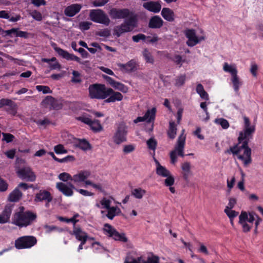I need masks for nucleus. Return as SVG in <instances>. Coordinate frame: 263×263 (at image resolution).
<instances>
[{
    "label": "nucleus",
    "instance_id": "6e6552de",
    "mask_svg": "<svg viewBox=\"0 0 263 263\" xmlns=\"http://www.w3.org/2000/svg\"><path fill=\"white\" fill-rule=\"evenodd\" d=\"M103 231L108 234L109 237L113 238L115 240H120L124 242H126L128 240L124 233L120 234L108 223L104 225Z\"/></svg>",
    "mask_w": 263,
    "mask_h": 263
},
{
    "label": "nucleus",
    "instance_id": "ddd939ff",
    "mask_svg": "<svg viewBox=\"0 0 263 263\" xmlns=\"http://www.w3.org/2000/svg\"><path fill=\"white\" fill-rule=\"evenodd\" d=\"M42 103L45 107H49L50 109L59 110L62 107V104L50 96H47L43 101Z\"/></svg>",
    "mask_w": 263,
    "mask_h": 263
},
{
    "label": "nucleus",
    "instance_id": "dca6fc26",
    "mask_svg": "<svg viewBox=\"0 0 263 263\" xmlns=\"http://www.w3.org/2000/svg\"><path fill=\"white\" fill-rule=\"evenodd\" d=\"M52 200V197L51 196L50 192L47 191H40L39 193L35 195L34 201L36 202H40L43 200H47V203L46 206L48 207L49 203Z\"/></svg>",
    "mask_w": 263,
    "mask_h": 263
},
{
    "label": "nucleus",
    "instance_id": "79ce46f5",
    "mask_svg": "<svg viewBox=\"0 0 263 263\" xmlns=\"http://www.w3.org/2000/svg\"><path fill=\"white\" fill-rule=\"evenodd\" d=\"M146 144L149 149L155 151L157 145V141L154 138L152 137L146 141Z\"/></svg>",
    "mask_w": 263,
    "mask_h": 263
},
{
    "label": "nucleus",
    "instance_id": "2eb2a0df",
    "mask_svg": "<svg viewBox=\"0 0 263 263\" xmlns=\"http://www.w3.org/2000/svg\"><path fill=\"white\" fill-rule=\"evenodd\" d=\"M185 35L188 39L186 44L190 47L196 45L199 42V40L196 35L195 30L193 29H187L184 32Z\"/></svg>",
    "mask_w": 263,
    "mask_h": 263
},
{
    "label": "nucleus",
    "instance_id": "a18cd8bd",
    "mask_svg": "<svg viewBox=\"0 0 263 263\" xmlns=\"http://www.w3.org/2000/svg\"><path fill=\"white\" fill-rule=\"evenodd\" d=\"M33 122H35L37 125L46 128V126L50 124V121L47 118L44 120H34Z\"/></svg>",
    "mask_w": 263,
    "mask_h": 263
},
{
    "label": "nucleus",
    "instance_id": "20e7f679",
    "mask_svg": "<svg viewBox=\"0 0 263 263\" xmlns=\"http://www.w3.org/2000/svg\"><path fill=\"white\" fill-rule=\"evenodd\" d=\"M88 89L90 98L97 99H104L113 92L112 89L107 88L105 85L101 84L90 85Z\"/></svg>",
    "mask_w": 263,
    "mask_h": 263
},
{
    "label": "nucleus",
    "instance_id": "680f3d73",
    "mask_svg": "<svg viewBox=\"0 0 263 263\" xmlns=\"http://www.w3.org/2000/svg\"><path fill=\"white\" fill-rule=\"evenodd\" d=\"M58 219L59 220H60L61 221H64V222H71L73 223L74 226H75L76 223L78 221V220H76L75 219L74 217H72L71 218H70V219H68L65 217L60 216L58 217Z\"/></svg>",
    "mask_w": 263,
    "mask_h": 263
},
{
    "label": "nucleus",
    "instance_id": "052dcab7",
    "mask_svg": "<svg viewBox=\"0 0 263 263\" xmlns=\"http://www.w3.org/2000/svg\"><path fill=\"white\" fill-rule=\"evenodd\" d=\"M55 51L62 57L64 59H66V56L67 55L68 52L65 51L59 47H54V48Z\"/></svg>",
    "mask_w": 263,
    "mask_h": 263
},
{
    "label": "nucleus",
    "instance_id": "c03bdc74",
    "mask_svg": "<svg viewBox=\"0 0 263 263\" xmlns=\"http://www.w3.org/2000/svg\"><path fill=\"white\" fill-rule=\"evenodd\" d=\"M72 78L71 79V82L74 83H79L81 82L82 80L80 78V73L79 71L73 70L72 72Z\"/></svg>",
    "mask_w": 263,
    "mask_h": 263
},
{
    "label": "nucleus",
    "instance_id": "bb28decb",
    "mask_svg": "<svg viewBox=\"0 0 263 263\" xmlns=\"http://www.w3.org/2000/svg\"><path fill=\"white\" fill-rule=\"evenodd\" d=\"M109 97L106 99L104 101L106 103L115 102L117 101H121L123 98V95L119 92H115L113 90V92L109 94Z\"/></svg>",
    "mask_w": 263,
    "mask_h": 263
},
{
    "label": "nucleus",
    "instance_id": "864d4df0",
    "mask_svg": "<svg viewBox=\"0 0 263 263\" xmlns=\"http://www.w3.org/2000/svg\"><path fill=\"white\" fill-rule=\"evenodd\" d=\"M185 75H181L178 77L176 80L175 85L177 86H181L183 85L185 81Z\"/></svg>",
    "mask_w": 263,
    "mask_h": 263
},
{
    "label": "nucleus",
    "instance_id": "09e8293b",
    "mask_svg": "<svg viewBox=\"0 0 263 263\" xmlns=\"http://www.w3.org/2000/svg\"><path fill=\"white\" fill-rule=\"evenodd\" d=\"M224 213L229 217L230 219H233L238 215V212L231 209H224Z\"/></svg>",
    "mask_w": 263,
    "mask_h": 263
},
{
    "label": "nucleus",
    "instance_id": "a878e982",
    "mask_svg": "<svg viewBox=\"0 0 263 263\" xmlns=\"http://www.w3.org/2000/svg\"><path fill=\"white\" fill-rule=\"evenodd\" d=\"M162 17L168 22H173L175 20V14L173 11L168 8H164L161 11Z\"/></svg>",
    "mask_w": 263,
    "mask_h": 263
},
{
    "label": "nucleus",
    "instance_id": "aec40b11",
    "mask_svg": "<svg viewBox=\"0 0 263 263\" xmlns=\"http://www.w3.org/2000/svg\"><path fill=\"white\" fill-rule=\"evenodd\" d=\"M90 175V172L89 171H81L72 176V181L76 183L84 182Z\"/></svg>",
    "mask_w": 263,
    "mask_h": 263
},
{
    "label": "nucleus",
    "instance_id": "39448f33",
    "mask_svg": "<svg viewBox=\"0 0 263 263\" xmlns=\"http://www.w3.org/2000/svg\"><path fill=\"white\" fill-rule=\"evenodd\" d=\"M184 130L183 129L182 133L177 139L174 149L170 153L171 162L172 164H175L177 162V155L181 157L184 156L183 151L185 145V136L184 134Z\"/></svg>",
    "mask_w": 263,
    "mask_h": 263
},
{
    "label": "nucleus",
    "instance_id": "b1692460",
    "mask_svg": "<svg viewBox=\"0 0 263 263\" xmlns=\"http://www.w3.org/2000/svg\"><path fill=\"white\" fill-rule=\"evenodd\" d=\"M154 160L156 165V174L158 175L163 177H165L168 176V175L171 173L168 170H167L165 167L162 166L159 163V162L155 157H154Z\"/></svg>",
    "mask_w": 263,
    "mask_h": 263
},
{
    "label": "nucleus",
    "instance_id": "f3484780",
    "mask_svg": "<svg viewBox=\"0 0 263 263\" xmlns=\"http://www.w3.org/2000/svg\"><path fill=\"white\" fill-rule=\"evenodd\" d=\"M82 8V6L79 4H74L67 6L64 10L66 16L72 17L79 13Z\"/></svg>",
    "mask_w": 263,
    "mask_h": 263
},
{
    "label": "nucleus",
    "instance_id": "3c124183",
    "mask_svg": "<svg viewBox=\"0 0 263 263\" xmlns=\"http://www.w3.org/2000/svg\"><path fill=\"white\" fill-rule=\"evenodd\" d=\"M54 150L57 154H66L67 153V151L64 148V146L62 144L55 146Z\"/></svg>",
    "mask_w": 263,
    "mask_h": 263
},
{
    "label": "nucleus",
    "instance_id": "338daca9",
    "mask_svg": "<svg viewBox=\"0 0 263 263\" xmlns=\"http://www.w3.org/2000/svg\"><path fill=\"white\" fill-rule=\"evenodd\" d=\"M146 38V36L143 34H138L136 35H134L132 37V39L134 42H138L140 41V40H144Z\"/></svg>",
    "mask_w": 263,
    "mask_h": 263
},
{
    "label": "nucleus",
    "instance_id": "7c9ffc66",
    "mask_svg": "<svg viewBox=\"0 0 263 263\" xmlns=\"http://www.w3.org/2000/svg\"><path fill=\"white\" fill-rule=\"evenodd\" d=\"M146 191L141 187L134 189L131 191L132 195L138 199H142Z\"/></svg>",
    "mask_w": 263,
    "mask_h": 263
},
{
    "label": "nucleus",
    "instance_id": "c85d7f7f",
    "mask_svg": "<svg viewBox=\"0 0 263 263\" xmlns=\"http://www.w3.org/2000/svg\"><path fill=\"white\" fill-rule=\"evenodd\" d=\"M22 196V193L18 189H15L9 196V199L11 202L18 201Z\"/></svg>",
    "mask_w": 263,
    "mask_h": 263
},
{
    "label": "nucleus",
    "instance_id": "37998d69",
    "mask_svg": "<svg viewBox=\"0 0 263 263\" xmlns=\"http://www.w3.org/2000/svg\"><path fill=\"white\" fill-rule=\"evenodd\" d=\"M113 87L118 89V90L122 91L123 93H126L128 91L127 87L124 85L123 84L118 82H116L115 83V85H113Z\"/></svg>",
    "mask_w": 263,
    "mask_h": 263
},
{
    "label": "nucleus",
    "instance_id": "1a4fd4ad",
    "mask_svg": "<svg viewBox=\"0 0 263 263\" xmlns=\"http://www.w3.org/2000/svg\"><path fill=\"white\" fill-rule=\"evenodd\" d=\"M127 127L125 123L121 122L119 124L117 130L113 136L114 142L117 144L126 141V135L127 134Z\"/></svg>",
    "mask_w": 263,
    "mask_h": 263
},
{
    "label": "nucleus",
    "instance_id": "774afa93",
    "mask_svg": "<svg viewBox=\"0 0 263 263\" xmlns=\"http://www.w3.org/2000/svg\"><path fill=\"white\" fill-rule=\"evenodd\" d=\"M91 24L92 23L89 22H82L80 23V27L82 30H86L89 28Z\"/></svg>",
    "mask_w": 263,
    "mask_h": 263
},
{
    "label": "nucleus",
    "instance_id": "e2e57ef3",
    "mask_svg": "<svg viewBox=\"0 0 263 263\" xmlns=\"http://www.w3.org/2000/svg\"><path fill=\"white\" fill-rule=\"evenodd\" d=\"M100 203H101V205H103L104 206V208H105L107 210L111 208L110 206V204L111 203L110 200L109 199H107L105 198H103L100 201Z\"/></svg>",
    "mask_w": 263,
    "mask_h": 263
},
{
    "label": "nucleus",
    "instance_id": "423d86ee",
    "mask_svg": "<svg viewBox=\"0 0 263 263\" xmlns=\"http://www.w3.org/2000/svg\"><path fill=\"white\" fill-rule=\"evenodd\" d=\"M37 242L36 238L33 236H25L19 237L15 241V247L18 249L30 248Z\"/></svg>",
    "mask_w": 263,
    "mask_h": 263
},
{
    "label": "nucleus",
    "instance_id": "bf43d9fd",
    "mask_svg": "<svg viewBox=\"0 0 263 263\" xmlns=\"http://www.w3.org/2000/svg\"><path fill=\"white\" fill-rule=\"evenodd\" d=\"M171 60L177 65H179V67L182 65V62L184 61L182 59V58L179 55H175Z\"/></svg>",
    "mask_w": 263,
    "mask_h": 263
},
{
    "label": "nucleus",
    "instance_id": "49530a36",
    "mask_svg": "<svg viewBox=\"0 0 263 263\" xmlns=\"http://www.w3.org/2000/svg\"><path fill=\"white\" fill-rule=\"evenodd\" d=\"M232 81L235 91H237L239 89L240 82L237 73L232 76Z\"/></svg>",
    "mask_w": 263,
    "mask_h": 263
},
{
    "label": "nucleus",
    "instance_id": "9d476101",
    "mask_svg": "<svg viewBox=\"0 0 263 263\" xmlns=\"http://www.w3.org/2000/svg\"><path fill=\"white\" fill-rule=\"evenodd\" d=\"M109 14L112 19L128 18L131 16H136L132 12H130L128 9H118L116 8L111 9Z\"/></svg>",
    "mask_w": 263,
    "mask_h": 263
},
{
    "label": "nucleus",
    "instance_id": "a211bd4d",
    "mask_svg": "<svg viewBox=\"0 0 263 263\" xmlns=\"http://www.w3.org/2000/svg\"><path fill=\"white\" fill-rule=\"evenodd\" d=\"M143 7L145 9L154 13L159 12L161 8V6L159 2L154 1L144 3Z\"/></svg>",
    "mask_w": 263,
    "mask_h": 263
},
{
    "label": "nucleus",
    "instance_id": "0eeeda50",
    "mask_svg": "<svg viewBox=\"0 0 263 263\" xmlns=\"http://www.w3.org/2000/svg\"><path fill=\"white\" fill-rule=\"evenodd\" d=\"M90 19L96 23L109 25L110 20L105 12L101 9L91 10L89 13Z\"/></svg>",
    "mask_w": 263,
    "mask_h": 263
},
{
    "label": "nucleus",
    "instance_id": "0e129e2a",
    "mask_svg": "<svg viewBox=\"0 0 263 263\" xmlns=\"http://www.w3.org/2000/svg\"><path fill=\"white\" fill-rule=\"evenodd\" d=\"M257 215L252 212L249 213V215H248V219H246V222H248L250 223H252L253 221L256 219V217Z\"/></svg>",
    "mask_w": 263,
    "mask_h": 263
},
{
    "label": "nucleus",
    "instance_id": "393cba45",
    "mask_svg": "<svg viewBox=\"0 0 263 263\" xmlns=\"http://www.w3.org/2000/svg\"><path fill=\"white\" fill-rule=\"evenodd\" d=\"M191 167V164L189 162H185L181 164L183 178L186 181H188L189 176L192 174Z\"/></svg>",
    "mask_w": 263,
    "mask_h": 263
},
{
    "label": "nucleus",
    "instance_id": "f257e3e1",
    "mask_svg": "<svg viewBox=\"0 0 263 263\" xmlns=\"http://www.w3.org/2000/svg\"><path fill=\"white\" fill-rule=\"evenodd\" d=\"M255 127L250 126L245 127L244 132H240L238 138V144L230 147L226 151V153H232L237 156L238 159L241 160L245 166H247L252 162L251 149L248 146L249 137L254 132Z\"/></svg>",
    "mask_w": 263,
    "mask_h": 263
},
{
    "label": "nucleus",
    "instance_id": "c9c22d12",
    "mask_svg": "<svg viewBox=\"0 0 263 263\" xmlns=\"http://www.w3.org/2000/svg\"><path fill=\"white\" fill-rule=\"evenodd\" d=\"M76 119L80 121L87 125H90L92 120L91 118V116L87 114H84L81 116L76 118Z\"/></svg>",
    "mask_w": 263,
    "mask_h": 263
},
{
    "label": "nucleus",
    "instance_id": "4c0bfd02",
    "mask_svg": "<svg viewBox=\"0 0 263 263\" xmlns=\"http://www.w3.org/2000/svg\"><path fill=\"white\" fill-rule=\"evenodd\" d=\"M77 146L84 151H87L91 148V146L89 143L86 140H80L77 144Z\"/></svg>",
    "mask_w": 263,
    "mask_h": 263
},
{
    "label": "nucleus",
    "instance_id": "c756f323",
    "mask_svg": "<svg viewBox=\"0 0 263 263\" xmlns=\"http://www.w3.org/2000/svg\"><path fill=\"white\" fill-rule=\"evenodd\" d=\"M72 234L75 235L76 238L79 240L88 237L87 234L83 232L80 228L74 227Z\"/></svg>",
    "mask_w": 263,
    "mask_h": 263
},
{
    "label": "nucleus",
    "instance_id": "6e6d98bb",
    "mask_svg": "<svg viewBox=\"0 0 263 263\" xmlns=\"http://www.w3.org/2000/svg\"><path fill=\"white\" fill-rule=\"evenodd\" d=\"M3 136V140L6 141L7 143L11 142L13 141L14 138V136L9 133H2Z\"/></svg>",
    "mask_w": 263,
    "mask_h": 263
},
{
    "label": "nucleus",
    "instance_id": "412c9836",
    "mask_svg": "<svg viewBox=\"0 0 263 263\" xmlns=\"http://www.w3.org/2000/svg\"><path fill=\"white\" fill-rule=\"evenodd\" d=\"M163 24V21L157 15L151 18L148 23V27L151 28H160Z\"/></svg>",
    "mask_w": 263,
    "mask_h": 263
},
{
    "label": "nucleus",
    "instance_id": "72a5a7b5",
    "mask_svg": "<svg viewBox=\"0 0 263 263\" xmlns=\"http://www.w3.org/2000/svg\"><path fill=\"white\" fill-rule=\"evenodd\" d=\"M177 128L174 121L170 122L169 129L167 132L168 136L170 139L175 138L176 135Z\"/></svg>",
    "mask_w": 263,
    "mask_h": 263
},
{
    "label": "nucleus",
    "instance_id": "f03ea898",
    "mask_svg": "<svg viewBox=\"0 0 263 263\" xmlns=\"http://www.w3.org/2000/svg\"><path fill=\"white\" fill-rule=\"evenodd\" d=\"M137 27V16H131L120 25L116 26L113 29V35L119 37L124 33L132 31Z\"/></svg>",
    "mask_w": 263,
    "mask_h": 263
},
{
    "label": "nucleus",
    "instance_id": "5701e85b",
    "mask_svg": "<svg viewBox=\"0 0 263 263\" xmlns=\"http://www.w3.org/2000/svg\"><path fill=\"white\" fill-rule=\"evenodd\" d=\"M4 106H7L8 107L6 110L9 114L15 116L17 113V104L9 99H6Z\"/></svg>",
    "mask_w": 263,
    "mask_h": 263
},
{
    "label": "nucleus",
    "instance_id": "6ab92c4d",
    "mask_svg": "<svg viewBox=\"0 0 263 263\" xmlns=\"http://www.w3.org/2000/svg\"><path fill=\"white\" fill-rule=\"evenodd\" d=\"M239 223L242 226L243 232H248L250 231L252 225H250L246 222L248 219V214L246 212L242 211L239 216Z\"/></svg>",
    "mask_w": 263,
    "mask_h": 263
},
{
    "label": "nucleus",
    "instance_id": "9b49d317",
    "mask_svg": "<svg viewBox=\"0 0 263 263\" xmlns=\"http://www.w3.org/2000/svg\"><path fill=\"white\" fill-rule=\"evenodd\" d=\"M17 173L20 178L27 181H34L36 178L34 173L32 171L30 167L28 166L19 169Z\"/></svg>",
    "mask_w": 263,
    "mask_h": 263
},
{
    "label": "nucleus",
    "instance_id": "603ef678",
    "mask_svg": "<svg viewBox=\"0 0 263 263\" xmlns=\"http://www.w3.org/2000/svg\"><path fill=\"white\" fill-rule=\"evenodd\" d=\"M96 34L97 35H99L100 36H103V37H108L110 35V30L106 28L100 30V31H98L96 33Z\"/></svg>",
    "mask_w": 263,
    "mask_h": 263
},
{
    "label": "nucleus",
    "instance_id": "de8ad7c7",
    "mask_svg": "<svg viewBox=\"0 0 263 263\" xmlns=\"http://www.w3.org/2000/svg\"><path fill=\"white\" fill-rule=\"evenodd\" d=\"M60 180L66 182L68 180L72 181V177L67 173H62L59 174L58 176Z\"/></svg>",
    "mask_w": 263,
    "mask_h": 263
},
{
    "label": "nucleus",
    "instance_id": "f704fd0d",
    "mask_svg": "<svg viewBox=\"0 0 263 263\" xmlns=\"http://www.w3.org/2000/svg\"><path fill=\"white\" fill-rule=\"evenodd\" d=\"M91 129L95 132H99L103 129V127L100 122L98 120H92L90 125H89Z\"/></svg>",
    "mask_w": 263,
    "mask_h": 263
},
{
    "label": "nucleus",
    "instance_id": "4d7b16f0",
    "mask_svg": "<svg viewBox=\"0 0 263 263\" xmlns=\"http://www.w3.org/2000/svg\"><path fill=\"white\" fill-rule=\"evenodd\" d=\"M31 16L35 20L40 21L42 20V16L40 12L33 10L30 13Z\"/></svg>",
    "mask_w": 263,
    "mask_h": 263
},
{
    "label": "nucleus",
    "instance_id": "5fc2aeb1",
    "mask_svg": "<svg viewBox=\"0 0 263 263\" xmlns=\"http://www.w3.org/2000/svg\"><path fill=\"white\" fill-rule=\"evenodd\" d=\"M159 258L157 256L153 255L148 257L146 260L142 261V263H159Z\"/></svg>",
    "mask_w": 263,
    "mask_h": 263
},
{
    "label": "nucleus",
    "instance_id": "2f4dec72",
    "mask_svg": "<svg viewBox=\"0 0 263 263\" xmlns=\"http://www.w3.org/2000/svg\"><path fill=\"white\" fill-rule=\"evenodd\" d=\"M196 90L197 93L200 95V97L202 99L205 100H209V95L208 93L204 90L203 86L201 84H198L197 85Z\"/></svg>",
    "mask_w": 263,
    "mask_h": 263
},
{
    "label": "nucleus",
    "instance_id": "473e14b6",
    "mask_svg": "<svg viewBox=\"0 0 263 263\" xmlns=\"http://www.w3.org/2000/svg\"><path fill=\"white\" fill-rule=\"evenodd\" d=\"M156 112V109L155 107L147 110L144 116L147 122H151L152 121L154 120Z\"/></svg>",
    "mask_w": 263,
    "mask_h": 263
},
{
    "label": "nucleus",
    "instance_id": "e433bc0d",
    "mask_svg": "<svg viewBox=\"0 0 263 263\" xmlns=\"http://www.w3.org/2000/svg\"><path fill=\"white\" fill-rule=\"evenodd\" d=\"M143 56L147 63L153 64L154 63V59L152 53L147 49H144L143 51Z\"/></svg>",
    "mask_w": 263,
    "mask_h": 263
},
{
    "label": "nucleus",
    "instance_id": "58836bf2",
    "mask_svg": "<svg viewBox=\"0 0 263 263\" xmlns=\"http://www.w3.org/2000/svg\"><path fill=\"white\" fill-rule=\"evenodd\" d=\"M86 185H90L95 189L102 192L103 191V189L102 185L101 183H94L92 181L86 179L84 182Z\"/></svg>",
    "mask_w": 263,
    "mask_h": 263
},
{
    "label": "nucleus",
    "instance_id": "cd10ccee",
    "mask_svg": "<svg viewBox=\"0 0 263 263\" xmlns=\"http://www.w3.org/2000/svg\"><path fill=\"white\" fill-rule=\"evenodd\" d=\"M107 211L106 216L110 220H112L115 216L119 215L121 213L120 209L117 206H112L107 209Z\"/></svg>",
    "mask_w": 263,
    "mask_h": 263
},
{
    "label": "nucleus",
    "instance_id": "13d9d810",
    "mask_svg": "<svg viewBox=\"0 0 263 263\" xmlns=\"http://www.w3.org/2000/svg\"><path fill=\"white\" fill-rule=\"evenodd\" d=\"M36 88L38 91H42L44 94L51 92L50 88L48 86L38 85L36 86Z\"/></svg>",
    "mask_w": 263,
    "mask_h": 263
},
{
    "label": "nucleus",
    "instance_id": "a19ab883",
    "mask_svg": "<svg viewBox=\"0 0 263 263\" xmlns=\"http://www.w3.org/2000/svg\"><path fill=\"white\" fill-rule=\"evenodd\" d=\"M215 122L217 124L220 125L223 129H227L230 126L228 121L223 118L216 119Z\"/></svg>",
    "mask_w": 263,
    "mask_h": 263
},
{
    "label": "nucleus",
    "instance_id": "ea45409f",
    "mask_svg": "<svg viewBox=\"0 0 263 263\" xmlns=\"http://www.w3.org/2000/svg\"><path fill=\"white\" fill-rule=\"evenodd\" d=\"M223 70L226 72L231 73L232 76L234 75L235 73L236 74L237 73L236 68L234 66L229 65L227 63L224 64Z\"/></svg>",
    "mask_w": 263,
    "mask_h": 263
},
{
    "label": "nucleus",
    "instance_id": "4468645a",
    "mask_svg": "<svg viewBox=\"0 0 263 263\" xmlns=\"http://www.w3.org/2000/svg\"><path fill=\"white\" fill-rule=\"evenodd\" d=\"M14 204H7L2 214L0 215V223H5L9 221Z\"/></svg>",
    "mask_w": 263,
    "mask_h": 263
},
{
    "label": "nucleus",
    "instance_id": "69168bd1",
    "mask_svg": "<svg viewBox=\"0 0 263 263\" xmlns=\"http://www.w3.org/2000/svg\"><path fill=\"white\" fill-rule=\"evenodd\" d=\"M8 189V184L7 182L0 177V191H6Z\"/></svg>",
    "mask_w": 263,
    "mask_h": 263
},
{
    "label": "nucleus",
    "instance_id": "7ed1b4c3",
    "mask_svg": "<svg viewBox=\"0 0 263 263\" xmlns=\"http://www.w3.org/2000/svg\"><path fill=\"white\" fill-rule=\"evenodd\" d=\"M36 214L30 211L24 214H14L12 218V223L20 228L26 227L31 225L36 219Z\"/></svg>",
    "mask_w": 263,
    "mask_h": 263
},
{
    "label": "nucleus",
    "instance_id": "f8f14e48",
    "mask_svg": "<svg viewBox=\"0 0 263 263\" xmlns=\"http://www.w3.org/2000/svg\"><path fill=\"white\" fill-rule=\"evenodd\" d=\"M56 187L61 192L67 196H72L73 195L72 189H76L74 185L70 182L67 184L63 182H58Z\"/></svg>",
    "mask_w": 263,
    "mask_h": 263
},
{
    "label": "nucleus",
    "instance_id": "4be33fe9",
    "mask_svg": "<svg viewBox=\"0 0 263 263\" xmlns=\"http://www.w3.org/2000/svg\"><path fill=\"white\" fill-rule=\"evenodd\" d=\"M118 66L124 72H130L136 69L137 63L134 60H131L126 64H118Z\"/></svg>",
    "mask_w": 263,
    "mask_h": 263
},
{
    "label": "nucleus",
    "instance_id": "8fccbe9b",
    "mask_svg": "<svg viewBox=\"0 0 263 263\" xmlns=\"http://www.w3.org/2000/svg\"><path fill=\"white\" fill-rule=\"evenodd\" d=\"M166 178L164 180V184L166 186H172L174 184L175 179L174 177L170 173L168 176L166 177Z\"/></svg>",
    "mask_w": 263,
    "mask_h": 263
}]
</instances>
